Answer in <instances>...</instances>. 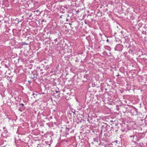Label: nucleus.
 Returning <instances> with one entry per match:
<instances>
[{"instance_id": "1", "label": "nucleus", "mask_w": 147, "mask_h": 147, "mask_svg": "<svg viewBox=\"0 0 147 147\" xmlns=\"http://www.w3.org/2000/svg\"><path fill=\"white\" fill-rule=\"evenodd\" d=\"M129 137L131 138H132V141L134 142H135L138 141L137 139L138 140L137 137L135 135H130Z\"/></svg>"}, {"instance_id": "2", "label": "nucleus", "mask_w": 147, "mask_h": 147, "mask_svg": "<svg viewBox=\"0 0 147 147\" xmlns=\"http://www.w3.org/2000/svg\"><path fill=\"white\" fill-rule=\"evenodd\" d=\"M37 75L36 74L32 73L30 75V77L32 79H34V80H36V78Z\"/></svg>"}, {"instance_id": "3", "label": "nucleus", "mask_w": 147, "mask_h": 147, "mask_svg": "<svg viewBox=\"0 0 147 147\" xmlns=\"http://www.w3.org/2000/svg\"><path fill=\"white\" fill-rule=\"evenodd\" d=\"M65 130L66 131H68L69 130V128L67 127H66Z\"/></svg>"}, {"instance_id": "4", "label": "nucleus", "mask_w": 147, "mask_h": 147, "mask_svg": "<svg viewBox=\"0 0 147 147\" xmlns=\"http://www.w3.org/2000/svg\"><path fill=\"white\" fill-rule=\"evenodd\" d=\"M137 111H138V110H137V109H135V111L136 112V113L135 114L136 115H137V113H137Z\"/></svg>"}, {"instance_id": "5", "label": "nucleus", "mask_w": 147, "mask_h": 147, "mask_svg": "<svg viewBox=\"0 0 147 147\" xmlns=\"http://www.w3.org/2000/svg\"><path fill=\"white\" fill-rule=\"evenodd\" d=\"M79 61L78 59H77L76 60V62H78Z\"/></svg>"}, {"instance_id": "6", "label": "nucleus", "mask_w": 147, "mask_h": 147, "mask_svg": "<svg viewBox=\"0 0 147 147\" xmlns=\"http://www.w3.org/2000/svg\"><path fill=\"white\" fill-rule=\"evenodd\" d=\"M87 121H88V122H89V123H91V122H90V120H89V119H87Z\"/></svg>"}, {"instance_id": "7", "label": "nucleus", "mask_w": 147, "mask_h": 147, "mask_svg": "<svg viewBox=\"0 0 147 147\" xmlns=\"http://www.w3.org/2000/svg\"><path fill=\"white\" fill-rule=\"evenodd\" d=\"M20 105H21L22 106H24V104L23 103H21L20 104Z\"/></svg>"}, {"instance_id": "8", "label": "nucleus", "mask_w": 147, "mask_h": 147, "mask_svg": "<svg viewBox=\"0 0 147 147\" xmlns=\"http://www.w3.org/2000/svg\"><path fill=\"white\" fill-rule=\"evenodd\" d=\"M28 82V83L29 84H30L31 83V81L29 80Z\"/></svg>"}, {"instance_id": "9", "label": "nucleus", "mask_w": 147, "mask_h": 147, "mask_svg": "<svg viewBox=\"0 0 147 147\" xmlns=\"http://www.w3.org/2000/svg\"><path fill=\"white\" fill-rule=\"evenodd\" d=\"M79 12V11H76V13L78 14Z\"/></svg>"}, {"instance_id": "10", "label": "nucleus", "mask_w": 147, "mask_h": 147, "mask_svg": "<svg viewBox=\"0 0 147 147\" xmlns=\"http://www.w3.org/2000/svg\"><path fill=\"white\" fill-rule=\"evenodd\" d=\"M35 95L36 96V94H35L34 93H33L32 94V95L33 96H34V95Z\"/></svg>"}, {"instance_id": "11", "label": "nucleus", "mask_w": 147, "mask_h": 147, "mask_svg": "<svg viewBox=\"0 0 147 147\" xmlns=\"http://www.w3.org/2000/svg\"><path fill=\"white\" fill-rule=\"evenodd\" d=\"M55 92H56V93H58L59 92H58V91H57V90H56V91H55Z\"/></svg>"}, {"instance_id": "12", "label": "nucleus", "mask_w": 147, "mask_h": 147, "mask_svg": "<svg viewBox=\"0 0 147 147\" xmlns=\"http://www.w3.org/2000/svg\"><path fill=\"white\" fill-rule=\"evenodd\" d=\"M106 41H107V42H108L109 41V39H107V40H106Z\"/></svg>"}, {"instance_id": "13", "label": "nucleus", "mask_w": 147, "mask_h": 147, "mask_svg": "<svg viewBox=\"0 0 147 147\" xmlns=\"http://www.w3.org/2000/svg\"><path fill=\"white\" fill-rule=\"evenodd\" d=\"M66 21H69V19H68L67 18L66 19Z\"/></svg>"}, {"instance_id": "14", "label": "nucleus", "mask_w": 147, "mask_h": 147, "mask_svg": "<svg viewBox=\"0 0 147 147\" xmlns=\"http://www.w3.org/2000/svg\"><path fill=\"white\" fill-rule=\"evenodd\" d=\"M69 25L71 26L72 25V24L71 23H69Z\"/></svg>"}, {"instance_id": "15", "label": "nucleus", "mask_w": 147, "mask_h": 147, "mask_svg": "<svg viewBox=\"0 0 147 147\" xmlns=\"http://www.w3.org/2000/svg\"><path fill=\"white\" fill-rule=\"evenodd\" d=\"M119 76V74H118V75H117L116 76H117V77H118V76Z\"/></svg>"}, {"instance_id": "16", "label": "nucleus", "mask_w": 147, "mask_h": 147, "mask_svg": "<svg viewBox=\"0 0 147 147\" xmlns=\"http://www.w3.org/2000/svg\"><path fill=\"white\" fill-rule=\"evenodd\" d=\"M62 16H61L60 17V18H62Z\"/></svg>"}, {"instance_id": "17", "label": "nucleus", "mask_w": 147, "mask_h": 147, "mask_svg": "<svg viewBox=\"0 0 147 147\" xmlns=\"http://www.w3.org/2000/svg\"><path fill=\"white\" fill-rule=\"evenodd\" d=\"M19 110L20 111H22V110H21V109H19Z\"/></svg>"}, {"instance_id": "18", "label": "nucleus", "mask_w": 147, "mask_h": 147, "mask_svg": "<svg viewBox=\"0 0 147 147\" xmlns=\"http://www.w3.org/2000/svg\"><path fill=\"white\" fill-rule=\"evenodd\" d=\"M20 22V21H18V23H19Z\"/></svg>"}, {"instance_id": "19", "label": "nucleus", "mask_w": 147, "mask_h": 147, "mask_svg": "<svg viewBox=\"0 0 147 147\" xmlns=\"http://www.w3.org/2000/svg\"><path fill=\"white\" fill-rule=\"evenodd\" d=\"M44 20H42V22H44Z\"/></svg>"}, {"instance_id": "20", "label": "nucleus", "mask_w": 147, "mask_h": 147, "mask_svg": "<svg viewBox=\"0 0 147 147\" xmlns=\"http://www.w3.org/2000/svg\"><path fill=\"white\" fill-rule=\"evenodd\" d=\"M31 16V15L29 17H30Z\"/></svg>"}, {"instance_id": "21", "label": "nucleus", "mask_w": 147, "mask_h": 147, "mask_svg": "<svg viewBox=\"0 0 147 147\" xmlns=\"http://www.w3.org/2000/svg\"><path fill=\"white\" fill-rule=\"evenodd\" d=\"M88 117H89V116L88 115Z\"/></svg>"}]
</instances>
